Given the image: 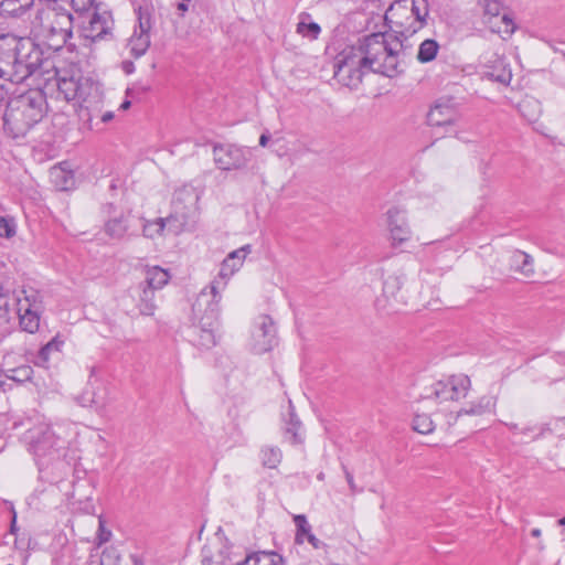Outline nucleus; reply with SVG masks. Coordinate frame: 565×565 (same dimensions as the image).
Wrapping results in <instances>:
<instances>
[{
	"label": "nucleus",
	"instance_id": "f257e3e1",
	"mask_svg": "<svg viewBox=\"0 0 565 565\" xmlns=\"http://www.w3.org/2000/svg\"><path fill=\"white\" fill-rule=\"evenodd\" d=\"M349 50H354V55L369 71L387 77L403 72L399 66L405 53L399 36L383 32L372 33L360 39L358 45Z\"/></svg>",
	"mask_w": 565,
	"mask_h": 565
},
{
	"label": "nucleus",
	"instance_id": "f03ea898",
	"mask_svg": "<svg viewBox=\"0 0 565 565\" xmlns=\"http://www.w3.org/2000/svg\"><path fill=\"white\" fill-rule=\"evenodd\" d=\"M45 113L46 97L42 90L29 89L12 96L1 116L2 130L12 139L24 137L43 119Z\"/></svg>",
	"mask_w": 565,
	"mask_h": 565
},
{
	"label": "nucleus",
	"instance_id": "7ed1b4c3",
	"mask_svg": "<svg viewBox=\"0 0 565 565\" xmlns=\"http://www.w3.org/2000/svg\"><path fill=\"white\" fill-rule=\"evenodd\" d=\"M57 89L65 100L79 103L77 110L79 119L93 128L94 117L100 113L104 102V94L99 85L88 77L58 76Z\"/></svg>",
	"mask_w": 565,
	"mask_h": 565
},
{
	"label": "nucleus",
	"instance_id": "20e7f679",
	"mask_svg": "<svg viewBox=\"0 0 565 565\" xmlns=\"http://www.w3.org/2000/svg\"><path fill=\"white\" fill-rule=\"evenodd\" d=\"M216 288V282H214L211 291H207L206 288L203 289L192 306L193 319L196 323L193 327L194 341L204 349H210L216 343L214 330L217 326L221 300Z\"/></svg>",
	"mask_w": 565,
	"mask_h": 565
},
{
	"label": "nucleus",
	"instance_id": "39448f33",
	"mask_svg": "<svg viewBox=\"0 0 565 565\" xmlns=\"http://www.w3.org/2000/svg\"><path fill=\"white\" fill-rule=\"evenodd\" d=\"M73 19L68 11L57 8H43L36 11L32 21V32L42 39L49 49L61 50L72 36Z\"/></svg>",
	"mask_w": 565,
	"mask_h": 565
},
{
	"label": "nucleus",
	"instance_id": "423d86ee",
	"mask_svg": "<svg viewBox=\"0 0 565 565\" xmlns=\"http://www.w3.org/2000/svg\"><path fill=\"white\" fill-rule=\"evenodd\" d=\"M428 15L427 0H397L391 4L385 21L395 23L402 38L416 33L426 22Z\"/></svg>",
	"mask_w": 565,
	"mask_h": 565
},
{
	"label": "nucleus",
	"instance_id": "0eeeda50",
	"mask_svg": "<svg viewBox=\"0 0 565 565\" xmlns=\"http://www.w3.org/2000/svg\"><path fill=\"white\" fill-rule=\"evenodd\" d=\"M17 312L22 330L34 333L39 330L43 310L42 296L32 288L22 289L15 295Z\"/></svg>",
	"mask_w": 565,
	"mask_h": 565
},
{
	"label": "nucleus",
	"instance_id": "6e6552de",
	"mask_svg": "<svg viewBox=\"0 0 565 565\" xmlns=\"http://www.w3.org/2000/svg\"><path fill=\"white\" fill-rule=\"evenodd\" d=\"M14 44L18 53L17 65H19L20 79L23 82L39 68L43 67L47 61L44 60L41 47L31 38L14 35Z\"/></svg>",
	"mask_w": 565,
	"mask_h": 565
},
{
	"label": "nucleus",
	"instance_id": "1a4fd4ad",
	"mask_svg": "<svg viewBox=\"0 0 565 565\" xmlns=\"http://www.w3.org/2000/svg\"><path fill=\"white\" fill-rule=\"evenodd\" d=\"M365 70L354 55V50H344L335 60L334 78L347 87L356 88Z\"/></svg>",
	"mask_w": 565,
	"mask_h": 565
},
{
	"label": "nucleus",
	"instance_id": "9d476101",
	"mask_svg": "<svg viewBox=\"0 0 565 565\" xmlns=\"http://www.w3.org/2000/svg\"><path fill=\"white\" fill-rule=\"evenodd\" d=\"M252 152L234 145H217L213 148V159L216 167L224 171L238 170L248 163Z\"/></svg>",
	"mask_w": 565,
	"mask_h": 565
},
{
	"label": "nucleus",
	"instance_id": "9b49d317",
	"mask_svg": "<svg viewBox=\"0 0 565 565\" xmlns=\"http://www.w3.org/2000/svg\"><path fill=\"white\" fill-rule=\"evenodd\" d=\"M471 387V381L466 374H456L436 382L431 395L438 401H459L465 398Z\"/></svg>",
	"mask_w": 565,
	"mask_h": 565
},
{
	"label": "nucleus",
	"instance_id": "f8f14e48",
	"mask_svg": "<svg viewBox=\"0 0 565 565\" xmlns=\"http://www.w3.org/2000/svg\"><path fill=\"white\" fill-rule=\"evenodd\" d=\"M15 47L13 34L0 35V77L13 83H20Z\"/></svg>",
	"mask_w": 565,
	"mask_h": 565
},
{
	"label": "nucleus",
	"instance_id": "ddd939ff",
	"mask_svg": "<svg viewBox=\"0 0 565 565\" xmlns=\"http://www.w3.org/2000/svg\"><path fill=\"white\" fill-rule=\"evenodd\" d=\"M252 350L256 354H263L270 351L277 342L276 328L269 316H259L255 321L252 334Z\"/></svg>",
	"mask_w": 565,
	"mask_h": 565
},
{
	"label": "nucleus",
	"instance_id": "4468645a",
	"mask_svg": "<svg viewBox=\"0 0 565 565\" xmlns=\"http://www.w3.org/2000/svg\"><path fill=\"white\" fill-rule=\"evenodd\" d=\"M114 19L104 4H96L88 24L84 26V36L92 41L106 40L111 36Z\"/></svg>",
	"mask_w": 565,
	"mask_h": 565
},
{
	"label": "nucleus",
	"instance_id": "2eb2a0df",
	"mask_svg": "<svg viewBox=\"0 0 565 565\" xmlns=\"http://www.w3.org/2000/svg\"><path fill=\"white\" fill-rule=\"evenodd\" d=\"M483 9L484 22L490 24V29L497 33L511 35L515 30V24L508 14H501L502 4L499 0H479Z\"/></svg>",
	"mask_w": 565,
	"mask_h": 565
},
{
	"label": "nucleus",
	"instance_id": "dca6fc26",
	"mask_svg": "<svg viewBox=\"0 0 565 565\" xmlns=\"http://www.w3.org/2000/svg\"><path fill=\"white\" fill-rule=\"evenodd\" d=\"M386 223L392 246H399L411 239L412 230L404 210L396 206L388 209Z\"/></svg>",
	"mask_w": 565,
	"mask_h": 565
},
{
	"label": "nucleus",
	"instance_id": "f3484780",
	"mask_svg": "<svg viewBox=\"0 0 565 565\" xmlns=\"http://www.w3.org/2000/svg\"><path fill=\"white\" fill-rule=\"evenodd\" d=\"M459 118V105L452 97H441L430 108L427 122L430 126L441 127L454 125Z\"/></svg>",
	"mask_w": 565,
	"mask_h": 565
},
{
	"label": "nucleus",
	"instance_id": "a211bd4d",
	"mask_svg": "<svg viewBox=\"0 0 565 565\" xmlns=\"http://www.w3.org/2000/svg\"><path fill=\"white\" fill-rule=\"evenodd\" d=\"M30 447L35 456L43 457L51 454L58 445L60 439L55 436L51 426L40 424L29 430Z\"/></svg>",
	"mask_w": 565,
	"mask_h": 565
},
{
	"label": "nucleus",
	"instance_id": "6ab92c4d",
	"mask_svg": "<svg viewBox=\"0 0 565 565\" xmlns=\"http://www.w3.org/2000/svg\"><path fill=\"white\" fill-rule=\"evenodd\" d=\"M250 250V245H244L243 247L231 252L221 264L218 277L211 282L209 288L211 289L212 285L216 282V291L217 295L221 296V289L225 287L227 279L243 266V263Z\"/></svg>",
	"mask_w": 565,
	"mask_h": 565
},
{
	"label": "nucleus",
	"instance_id": "aec40b11",
	"mask_svg": "<svg viewBox=\"0 0 565 565\" xmlns=\"http://www.w3.org/2000/svg\"><path fill=\"white\" fill-rule=\"evenodd\" d=\"M102 212L107 217L104 224L106 235L113 239L124 238L128 231L129 214L118 211L111 203L105 204Z\"/></svg>",
	"mask_w": 565,
	"mask_h": 565
},
{
	"label": "nucleus",
	"instance_id": "412c9836",
	"mask_svg": "<svg viewBox=\"0 0 565 565\" xmlns=\"http://www.w3.org/2000/svg\"><path fill=\"white\" fill-rule=\"evenodd\" d=\"M181 218L182 220H179L178 214H171L166 218H158L154 222H147L143 224V235L146 237H153L161 234L166 226H168L169 231L173 232L174 234H179L183 231L186 224L183 214L181 215Z\"/></svg>",
	"mask_w": 565,
	"mask_h": 565
},
{
	"label": "nucleus",
	"instance_id": "4be33fe9",
	"mask_svg": "<svg viewBox=\"0 0 565 565\" xmlns=\"http://www.w3.org/2000/svg\"><path fill=\"white\" fill-rule=\"evenodd\" d=\"M492 406V397L481 396L478 401L471 402L468 406L460 408L456 413H450L448 416V424H455L462 415L481 416L489 412Z\"/></svg>",
	"mask_w": 565,
	"mask_h": 565
},
{
	"label": "nucleus",
	"instance_id": "5701e85b",
	"mask_svg": "<svg viewBox=\"0 0 565 565\" xmlns=\"http://www.w3.org/2000/svg\"><path fill=\"white\" fill-rule=\"evenodd\" d=\"M300 429H301V422L299 420V418L297 417V415L295 413V408H294L291 401H289L288 402V414H287V417L285 418V426H284V433H285L286 439L292 445L302 444L303 438L300 434Z\"/></svg>",
	"mask_w": 565,
	"mask_h": 565
},
{
	"label": "nucleus",
	"instance_id": "b1692460",
	"mask_svg": "<svg viewBox=\"0 0 565 565\" xmlns=\"http://www.w3.org/2000/svg\"><path fill=\"white\" fill-rule=\"evenodd\" d=\"M511 269L530 278L534 274L533 258L522 250H515L511 256Z\"/></svg>",
	"mask_w": 565,
	"mask_h": 565
},
{
	"label": "nucleus",
	"instance_id": "393cba45",
	"mask_svg": "<svg viewBox=\"0 0 565 565\" xmlns=\"http://www.w3.org/2000/svg\"><path fill=\"white\" fill-rule=\"evenodd\" d=\"M170 274L168 270L153 266L146 269L145 285L153 290H159L168 284Z\"/></svg>",
	"mask_w": 565,
	"mask_h": 565
},
{
	"label": "nucleus",
	"instance_id": "a878e982",
	"mask_svg": "<svg viewBox=\"0 0 565 565\" xmlns=\"http://www.w3.org/2000/svg\"><path fill=\"white\" fill-rule=\"evenodd\" d=\"M33 4V0H0V15L22 17Z\"/></svg>",
	"mask_w": 565,
	"mask_h": 565
},
{
	"label": "nucleus",
	"instance_id": "bb28decb",
	"mask_svg": "<svg viewBox=\"0 0 565 565\" xmlns=\"http://www.w3.org/2000/svg\"><path fill=\"white\" fill-rule=\"evenodd\" d=\"M64 342L58 339V337L53 338L49 341L44 347H42L36 356V364L41 366H46L47 362L52 354H58L63 347Z\"/></svg>",
	"mask_w": 565,
	"mask_h": 565
},
{
	"label": "nucleus",
	"instance_id": "cd10ccee",
	"mask_svg": "<svg viewBox=\"0 0 565 565\" xmlns=\"http://www.w3.org/2000/svg\"><path fill=\"white\" fill-rule=\"evenodd\" d=\"M150 45V35L148 33H135L129 40L130 53L134 57L142 56Z\"/></svg>",
	"mask_w": 565,
	"mask_h": 565
},
{
	"label": "nucleus",
	"instance_id": "c85d7f7f",
	"mask_svg": "<svg viewBox=\"0 0 565 565\" xmlns=\"http://www.w3.org/2000/svg\"><path fill=\"white\" fill-rule=\"evenodd\" d=\"M405 282L404 273H395L390 275L383 284V294L387 298H396L397 292L401 290Z\"/></svg>",
	"mask_w": 565,
	"mask_h": 565
},
{
	"label": "nucleus",
	"instance_id": "c756f323",
	"mask_svg": "<svg viewBox=\"0 0 565 565\" xmlns=\"http://www.w3.org/2000/svg\"><path fill=\"white\" fill-rule=\"evenodd\" d=\"M249 565H282L280 555L274 552H258L247 556Z\"/></svg>",
	"mask_w": 565,
	"mask_h": 565
},
{
	"label": "nucleus",
	"instance_id": "7c9ffc66",
	"mask_svg": "<svg viewBox=\"0 0 565 565\" xmlns=\"http://www.w3.org/2000/svg\"><path fill=\"white\" fill-rule=\"evenodd\" d=\"M154 292L156 290L148 288L146 286H141V292L139 297V310L141 315L151 316L154 312Z\"/></svg>",
	"mask_w": 565,
	"mask_h": 565
},
{
	"label": "nucleus",
	"instance_id": "2f4dec72",
	"mask_svg": "<svg viewBox=\"0 0 565 565\" xmlns=\"http://www.w3.org/2000/svg\"><path fill=\"white\" fill-rule=\"evenodd\" d=\"M282 454L278 447L266 446L262 449V463L264 467L275 469L281 462Z\"/></svg>",
	"mask_w": 565,
	"mask_h": 565
},
{
	"label": "nucleus",
	"instance_id": "473e14b6",
	"mask_svg": "<svg viewBox=\"0 0 565 565\" xmlns=\"http://www.w3.org/2000/svg\"><path fill=\"white\" fill-rule=\"evenodd\" d=\"M439 44L431 39H427L419 45L417 58L422 63H427L433 61L438 52Z\"/></svg>",
	"mask_w": 565,
	"mask_h": 565
},
{
	"label": "nucleus",
	"instance_id": "72a5a7b5",
	"mask_svg": "<svg viewBox=\"0 0 565 565\" xmlns=\"http://www.w3.org/2000/svg\"><path fill=\"white\" fill-rule=\"evenodd\" d=\"M413 428L419 434H430L435 429L433 419L427 414H416L413 419Z\"/></svg>",
	"mask_w": 565,
	"mask_h": 565
},
{
	"label": "nucleus",
	"instance_id": "f704fd0d",
	"mask_svg": "<svg viewBox=\"0 0 565 565\" xmlns=\"http://www.w3.org/2000/svg\"><path fill=\"white\" fill-rule=\"evenodd\" d=\"M294 522L297 526L296 542L302 543L305 537L311 533V526L302 514L295 515Z\"/></svg>",
	"mask_w": 565,
	"mask_h": 565
},
{
	"label": "nucleus",
	"instance_id": "c9c22d12",
	"mask_svg": "<svg viewBox=\"0 0 565 565\" xmlns=\"http://www.w3.org/2000/svg\"><path fill=\"white\" fill-rule=\"evenodd\" d=\"M51 175L55 179L56 185L61 190H68L73 185V175L71 173L65 172L62 169L54 168L51 171Z\"/></svg>",
	"mask_w": 565,
	"mask_h": 565
},
{
	"label": "nucleus",
	"instance_id": "e433bc0d",
	"mask_svg": "<svg viewBox=\"0 0 565 565\" xmlns=\"http://www.w3.org/2000/svg\"><path fill=\"white\" fill-rule=\"evenodd\" d=\"M520 111L529 120H534L540 114V104L534 99H525L519 105Z\"/></svg>",
	"mask_w": 565,
	"mask_h": 565
},
{
	"label": "nucleus",
	"instance_id": "4c0bfd02",
	"mask_svg": "<svg viewBox=\"0 0 565 565\" xmlns=\"http://www.w3.org/2000/svg\"><path fill=\"white\" fill-rule=\"evenodd\" d=\"M320 31H321V29H320L319 24H317L315 22H310V23L300 22L297 25V32L299 34H301L302 36H307L310 39H317Z\"/></svg>",
	"mask_w": 565,
	"mask_h": 565
},
{
	"label": "nucleus",
	"instance_id": "58836bf2",
	"mask_svg": "<svg viewBox=\"0 0 565 565\" xmlns=\"http://www.w3.org/2000/svg\"><path fill=\"white\" fill-rule=\"evenodd\" d=\"M120 555L115 547H106L100 555V565H118Z\"/></svg>",
	"mask_w": 565,
	"mask_h": 565
},
{
	"label": "nucleus",
	"instance_id": "ea45409f",
	"mask_svg": "<svg viewBox=\"0 0 565 565\" xmlns=\"http://www.w3.org/2000/svg\"><path fill=\"white\" fill-rule=\"evenodd\" d=\"M111 539V531L106 529L105 520L103 516L98 518V532L96 537V545L99 547L103 544L107 543Z\"/></svg>",
	"mask_w": 565,
	"mask_h": 565
},
{
	"label": "nucleus",
	"instance_id": "a19ab883",
	"mask_svg": "<svg viewBox=\"0 0 565 565\" xmlns=\"http://www.w3.org/2000/svg\"><path fill=\"white\" fill-rule=\"evenodd\" d=\"M12 375L10 379L18 382L28 381L32 377L33 370L29 365H22L17 369L11 370Z\"/></svg>",
	"mask_w": 565,
	"mask_h": 565
},
{
	"label": "nucleus",
	"instance_id": "79ce46f5",
	"mask_svg": "<svg viewBox=\"0 0 565 565\" xmlns=\"http://www.w3.org/2000/svg\"><path fill=\"white\" fill-rule=\"evenodd\" d=\"M9 289L0 282V319H7L9 312Z\"/></svg>",
	"mask_w": 565,
	"mask_h": 565
},
{
	"label": "nucleus",
	"instance_id": "37998d69",
	"mask_svg": "<svg viewBox=\"0 0 565 565\" xmlns=\"http://www.w3.org/2000/svg\"><path fill=\"white\" fill-rule=\"evenodd\" d=\"M487 76L495 82H499L501 84H509L511 81V72L509 70H505L504 67L500 71H491L486 73Z\"/></svg>",
	"mask_w": 565,
	"mask_h": 565
},
{
	"label": "nucleus",
	"instance_id": "c03bdc74",
	"mask_svg": "<svg viewBox=\"0 0 565 565\" xmlns=\"http://www.w3.org/2000/svg\"><path fill=\"white\" fill-rule=\"evenodd\" d=\"M68 4H71L76 12H85L90 8L96 9V4L100 3L96 2V0H68Z\"/></svg>",
	"mask_w": 565,
	"mask_h": 565
},
{
	"label": "nucleus",
	"instance_id": "a18cd8bd",
	"mask_svg": "<svg viewBox=\"0 0 565 565\" xmlns=\"http://www.w3.org/2000/svg\"><path fill=\"white\" fill-rule=\"evenodd\" d=\"M78 403L84 407H99L104 405V397L90 398L89 390H86L79 397Z\"/></svg>",
	"mask_w": 565,
	"mask_h": 565
},
{
	"label": "nucleus",
	"instance_id": "49530a36",
	"mask_svg": "<svg viewBox=\"0 0 565 565\" xmlns=\"http://www.w3.org/2000/svg\"><path fill=\"white\" fill-rule=\"evenodd\" d=\"M15 234L14 225L11 221L0 216V236L10 238Z\"/></svg>",
	"mask_w": 565,
	"mask_h": 565
},
{
	"label": "nucleus",
	"instance_id": "de8ad7c7",
	"mask_svg": "<svg viewBox=\"0 0 565 565\" xmlns=\"http://www.w3.org/2000/svg\"><path fill=\"white\" fill-rule=\"evenodd\" d=\"M223 556L218 555L215 559L210 547H203L202 550V565H222Z\"/></svg>",
	"mask_w": 565,
	"mask_h": 565
},
{
	"label": "nucleus",
	"instance_id": "09e8293b",
	"mask_svg": "<svg viewBox=\"0 0 565 565\" xmlns=\"http://www.w3.org/2000/svg\"><path fill=\"white\" fill-rule=\"evenodd\" d=\"M139 32L148 33L151 29V20L148 12H143L141 8L138 10Z\"/></svg>",
	"mask_w": 565,
	"mask_h": 565
},
{
	"label": "nucleus",
	"instance_id": "8fccbe9b",
	"mask_svg": "<svg viewBox=\"0 0 565 565\" xmlns=\"http://www.w3.org/2000/svg\"><path fill=\"white\" fill-rule=\"evenodd\" d=\"M342 469H343V472H344V476H345V479H347V482L349 484L351 492L352 493L358 492L359 490L356 488V484L354 482L352 473L348 470V468L344 465L342 466Z\"/></svg>",
	"mask_w": 565,
	"mask_h": 565
},
{
	"label": "nucleus",
	"instance_id": "3c124183",
	"mask_svg": "<svg viewBox=\"0 0 565 565\" xmlns=\"http://www.w3.org/2000/svg\"><path fill=\"white\" fill-rule=\"evenodd\" d=\"M41 2H45L46 3V8H57L58 11H66L64 9V7L62 4H60V2L62 3H68V0H40Z\"/></svg>",
	"mask_w": 565,
	"mask_h": 565
},
{
	"label": "nucleus",
	"instance_id": "603ef678",
	"mask_svg": "<svg viewBox=\"0 0 565 565\" xmlns=\"http://www.w3.org/2000/svg\"><path fill=\"white\" fill-rule=\"evenodd\" d=\"M103 109V107L100 108V110ZM95 118H100V122L102 124H107L109 121H111L114 119V113L108 110V111H105V113H99L98 115H96L94 117Z\"/></svg>",
	"mask_w": 565,
	"mask_h": 565
},
{
	"label": "nucleus",
	"instance_id": "864d4df0",
	"mask_svg": "<svg viewBox=\"0 0 565 565\" xmlns=\"http://www.w3.org/2000/svg\"><path fill=\"white\" fill-rule=\"evenodd\" d=\"M305 540H307L315 548H319L321 546H323L324 544L319 540L317 539L312 533H310L309 535H307L305 537Z\"/></svg>",
	"mask_w": 565,
	"mask_h": 565
},
{
	"label": "nucleus",
	"instance_id": "5fc2aeb1",
	"mask_svg": "<svg viewBox=\"0 0 565 565\" xmlns=\"http://www.w3.org/2000/svg\"><path fill=\"white\" fill-rule=\"evenodd\" d=\"M269 139H270V135H269L268 130H266V131H265V132H263V134L260 135V137H259V145H260L262 147H266V146H267V143H268V141H269Z\"/></svg>",
	"mask_w": 565,
	"mask_h": 565
},
{
	"label": "nucleus",
	"instance_id": "6e6d98bb",
	"mask_svg": "<svg viewBox=\"0 0 565 565\" xmlns=\"http://www.w3.org/2000/svg\"><path fill=\"white\" fill-rule=\"evenodd\" d=\"M189 1L190 0H181L180 2H178V4H177L178 10H180L182 13L188 11Z\"/></svg>",
	"mask_w": 565,
	"mask_h": 565
},
{
	"label": "nucleus",
	"instance_id": "4d7b16f0",
	"mask_svg": "<svg viewBox=\"0 0 565 565\" xmlns=\"http://www.w3.org/2000/svg\"><path fill=\"white\" fill-rule=\"evenodd\" d=\"M10 531H11V533H15V531H17V514H15V512H13V515H12Z\"/></svg>",
	"mask_w": 565,
	"mask_h": 565
},
{
	"label": "nucleus",
	"instance_id": "13d9d810",
	"mask_svg": "<svg viewBox=\"0 0 565 565\" xmlns=\"http://www.w3.org/2000/svg\"><path fill=\"white\" fill-rule=\"evenodd\" d=\"M130 105H131L130 100H125L124 103H121L119 108L121 110H127L130 107Z\"/></svg>",
	"mask_w": 565,
	"mask_h": 565
},
{
	"label": "nucleus",
	"instance_id": "bf43d9fd",
	"mask_svg": "<svg viewBox=\"0 0 565 565\" xmlns=\"http://www.w3.org/2000/svg\"><path fill=\"white\" fill-rule=\"evenodd\" d=\"M89 397L90 398H99L104 397L100 393L95 392L94 390L89 391Z\"/></svg>",
	"mask_w": 565,
	"mask_h": 565
},
{
	"label": "nucleus",
	"instance_id": "052dcab7",
	"mask_svg": "<svg viewBox=\"0 0 565 565\" xmlns=\"http://www.w3.org/2000/svg\"><path fill=\"white\" fill-rule=\"evenodd\" d=\"M531 535H532L533 537L539 539V537L541 536V530H540V529H533V530L531 531Z\"/></svg>",
	"mask_w": 565,
	"mask_h": 565
},
{
	"label": "nucleus",
	"instance_id": "680f3d73",
	"mask_svg": "<svg viewBox=\"0 0 565 565\" xmlns=\"http://www.w3.org/2000/svg\"><path fill=\"white\" fill-rule=\"evenodd\" d=\"M546 430H550V428H548L547 426H545V425H544V426H541V427H540V431H539V434L536 435V437L543 436V435H544V433H545Z\"/></svg>",
	"mask_w": 565,
	"mask_h": 565
},
{
	"label": "nucleus",
	"instance_id": "e2e57ef3",
	"mask_svg": "<svg viewBox=\"0 0 565 565\" xmlns=\"http://www.w3.org/2000/svg\"><path fill=\"white\" fill-rule=\"evenodd\" d=\"M533 430H534V428L526 427V428L522 429L521 433L524 434V435H527L529 433H532Z\"/></svg>",
	"mask_w": 565,
	"mask_h": 565
},
{
	"label": "nucleus",
	"instance_id": "0e129e2a",
	"mask_svg": "<svg viewBox=\"0 0 565 565\" xmlns=\"http://www.w3.org/2000/svg\"><path fill=\"white\" fill-rule=\"evenodd\" d=\"M509 428L512 430V431H516L518 430V425L516 424H510L508 425Z\"/></svg>",
	"mask_w": 565,
	"mask_h": 565
},
{
	"label": "nucleus",
	"instance_id": "69168bd1",
	"mask_svg": "<svg viewBox=\"0 0 565 565\" xmlns=\"http://www.w3.org/2000/svg\"><path fill=\"white\" fill-rule=\"evenodd\" d=\"M134 559V565H143L141 561H139L137 557H132Z\"/></svg>",
	"mask_w": 565,
	"mask_h": 565
},
{
	"label": "nucleus",
	"instance_id": "338daca9",
	"mask_svg": "<svg viewBox=\"0 0 565 565\" xmlns=\"http://www.w3.org/2000/svg\"><path fill=\"white\" fill-rule=\"evenodd\" d=\"M317 479L322 481L324 480V473L323 472H320L318 476H317Z\"/></svg>",
	"mask_w": 565,
	"mask_h": 565
},
{
	"label": "nucleus",
	"instance_id": "774afa93",
	"mask_svg": "<svg viewBox=\"0 0 565 565\" xmlns=\"http://www.w3.org/2000/svg\"><path fill=\"white\" fill-rule=\"evenodd\" d=\"M558 524L562 526L565 525V516L558 520Z\"/></svg>",
	"mask_w": 565,
	"mask_h": 565
}]
</instances>
